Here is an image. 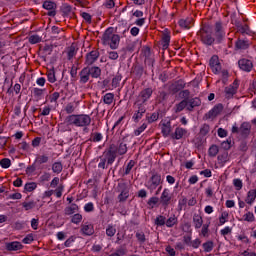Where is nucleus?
<instances>
[{
  "label": "nucleus",
  "instance_id": "obj_1",
  "mask_svg": "<svg viewBox=\"0 0 256 256\" xmlns=\"http://www.w3.org/2000/svg\"><path fill=\"white\" fill-rule=\"evenodd\" d=\"M115 29L113 27H109L105 30L102 35V43L103 45L110 46V49H119V43H121V36L119 34L114 33Z\"/></svg>",
  "mask_w": 256,
  "mask_h": 256
},
{
  "label": "nucleus",
  "instance_id": "obj_2",
  "mask_svg": "<svg viewBox=\"0 0 256 256\" xmlns=\"http://www.w3.org/2000/svg\"><path fill=\"white\" fill-rule=\"evenodd\" d=\"M65 123L74 125V127H89L91 125V116L87 114H72L65 118Z\"/></svg>",
  "mask_w": 256,
  "mask_h": 256
},
{
  "label": "nucleus",
  "instance_id": "obj_3",
  "mask_svg": "<svg viewBox=\"0 0 256 256\" xmlns=\"http://www.w3.org/2000/svg\"><path fill=\"white\" fill-rule=\"evenodd\" d=\"M115 159H117V154L113 151V148L109 146L103 152L102 156H100V162L98 163L99 169H107L109 165L115 163Z\"/></svg>",
  "mask_w": 256,
  "mask_h": 256
},
{
  "label": "nucleus",
  "instance_id": "obj_4",
  "mask_svg": "<svg viewBox=\"0 0 256 256\" xmlns=\"http://www.w3.org/2000/svg\"><path fill=\"white\" fill-rule=\"evenodd\" d=\"M213 32L216 43H223L225 40V26H223V22L221 20L215 22Z\"/></svg>",
  "mask_w": 256,
  "mask_h": 256
},
{
  "label": "nucleus",
  "instance_id": "obj_5",
  "mask_svg": "<svg viewBox=\"0 0 256 256\" xmlns=\"http://www.w3.org/2000/svg\"><path fill=\"white\" fill-rule=\"evenodd\" d=\"M109 148L120 156L126 155L129 150L127 147V140H125V138L119 140L116 144H110Z\"/></svg>",
  "mask_w": 256,
  "mask_h": 256
},
{
  "label": "nucleus",
  "instance_id": "obj_6",
  "mask_svg": "<svg viewBox=\"0 0 256 256\" xmlns=\"http://www.w3.org/2000/svg\"><path fill=\"white\" fill-rule=\"evenodd\" d=\"M153 96V88L143 89L136 98L135 103L138 105H144L146 107L147 101Z\"/></svg>",
  "mask_w": 256,
  "mask_h": 256
},
{
  "label": "nucleus",
  "instance_id": "obj_7",
  "mask_svg": "<svg viewBox=\"0 0 256 256\" xmlns=\"http://www.w3.org/2000/svg\"><path fill=\"white\" fill-rule=\"evenodd\" d=\"M162 180H161V174L159 173H154L150 177V179L145 183V187L147 190L150 191V193H153L159 185H161Z\"/></svg>",
  "mask_w": 256,
  "mask_h": 256
},
{
  "label": "nucleus",
  "instance_id": "obj_8",
  "mask_svg": "<svg viewBox=\"0 0 256 256\" xmlns=\"http://www.w3.org/2000/svg\"><path fill=\"white\" fill-rule=\"evenodd\" d=\"M199 34L203 45H207L208 47H210L211 45H213V43H215V41H217L216 38L213 37V34L205 28L201 29Z\"/></svg>",
  "mask_w": 256,
  "mask_h": 256
},
{
  "label": "nucleus",
  "instance_id": "obj_9",
  "mask_svg": "<svg viewBox=\"0 0 256 256\" xmlns=\"http://www.w3.org/2000/svg\"><path fill=\"white\" fill-rule=\"evenodd\" d=\"M100 55L101 54L98 52V50L90 51L85 55L84 65H86V67H91L95 65V63H97V61L99 60Z\"/></svg>",
  "mask_w": 256,
  "mask_h": 256
},
{
  "label": "nucleus",
  "instance_id": "obj_10",
  "mask_svg": "<svg viewBox=\"0 0 256 256\" xmlns=\"http://www.w3.org/2000/svg\"><path fill=\"white\" fill-rule=\"evenodd\" d=\"M134 106L136 108V111L133 114L132 119L134 123H139V121L143 119L145 113H147V107L145 105L137 103H134Z\"/></svg>",
  "mask_w": 256,
  "mask_h": 256
},
{
  "label": "nucleus",
  "instance_id": "obj_11",
  "mask_svg": "<svg viewBox=\"0 0 256 256\" xmlns=\"http://www.w3.org/2000/svg\"><path fill=\"white\" fill-rule=\"evenodd\" d=\"M239 89V80H234L232 84L224 89V96L226 99H233V96L237 94Z\"/></svg>",
  "mask_w": 256,
  "mask_h": 256
},
{
  "label": "nucleus",
  "instance_id": "obj_12",
  "mask_svg": "<svg viewBox=\"0 0 256 256\" xmlns=\"http://www.w3.org/2000/svg\"><path fill=\"white\" fill-rule=\"evenodd\" d=\"M223 112V104H216L208 113H206L204 115V119L209 120L211 119L213 121V119L219 117V115H221V113Z\"/></svg>",
  "mask_w": 256,
  "mask_h": 256
},
{
  "label": "nucleus",
  "instance_id": "obj_13",
  "mask_svg": "<svg viewBox=\"0 0 256 256\" xmlns=\"http://www.w3.org/2000/svg\"><path fill=\"white\" fill-rule=\"evenodd\" d=\"M171 201H173V197L171 196V191L168 188H164L161 196H160V205L162 207H169L171 205Z\"/></svg>",
  "mask_w": 256,
  "mask_h": 256
},
{
  "label": "nucleus",
  "instance_id": "obj_14",
  "mask_svg": "<svg viewBox=\"0 0 256 256\" xmlns=\"http://www.w3.org/2000/svg\"><path fill=\"white\" fill-rule=\"evenodd\" d=\"M238 67L245 73H251L253 71V61L247 58H242L238 61Z\"/></svg>",
  "mask_w": 256,
  "mask_h": 256
},
{
  "label": "nucleus",
  "instance_id": "obj_15",
  "mask_svg": "<svg viewBox=\"0 0 256 256\" xmlns=\"http://www.w3.org/2000/svg\"><path fill=\"white\" fill-rule=\"evenodd\" d=\"M119 191L120 194L118 195V201L120 203L127 201V199H129V187H127V184H119Z\"/></svg>",
  "mask_w": 256,
  "mask_h": 256
},
{
  "label": "nucleus",
  "instance_id": "obj_16",
  "mask_svg": "<svg viewBox=\"0 0 256 256\" xmlns=\"http://www.w3.org/2000/svg\"><path fill=\"white\" fill-rule=\"evenodd\" d=\"M43 9H46V11H48L47 15L49 17H55V15H57V4L55 2L45 1L43 3Z\"/></svg>",
  "mask_w": 256,
  "mask_h": 256
},
{
  "label": "nucleus",
  "instance_id": "obj_17",
  "mask_svg": "<svg viewBox=\"0 0 256 256\" xmlns=\"http://www.w3.org/2000/svg\"><path fill=\"white\" fill-rule=\"evenodd\" d=\"M195 107H201V99H199V97H194L187 100V111L191 113L195 110Z\"/></svg>",
  "mask_w": 256,
  "mask_h": 256
},
{
  "label": "nucleus",
  "instance_id": "obj_18",
  "mask_svg": "<svg viewBox=\"0 0 256 256\" xmlns=\"http://www.w3.org/2000/svg\"><path fill=\"white\" fill-rule=\"evenodd\" d=\"M79 83H81V85H85V83H89V80L91 79V74H89V70L87 69V67H84L80 73H79Z\"/></svg>",
  "mask_w": 256,
  "mask_h": 256
},
{
  "label": "nucleus",
  "instance_id": "obj_19",
  "mask_svg": "<svg viewBox=\"0 0 256 256\" xmlns=\"http://www.w3.org/2000/svg\"><path fill=\"white\" fill-rule=\"evenodd\" d=\"M187 135V129L177 127L174 131V133L171 134L172 139H176V141H179V139H183Z\"/></svg>",
  "mask_w": 256,
  "mask_h": 256
},
{
  "label": "nucleus",
  "instance_id": "obj_20",
  "mask_svg": "<svg viewBox=\"0 0 256 256\" xmlns=\"http://www.w3.org/2000/svg\"><path fill=\"white\" fill-rule=\"evenodd\" d=\"M88 73L92 79H99L101 77V68L98 66H86Z\"/></svg>",
  "mask_w": 256,
  "mask_h": 256
},
{
  "label": "nucleus",
  "instance_id": "obj_21",
  "mask_svg": "<svg viewBox=\"0 0 256 256\" xmlns=\"http://www.w3.org/2000/svg\"><path fill=\"white\" fill-rule=\"evenodd\" d=\"M185 85V81L178 80L170 86V90L175 95V93H179L181 89H185Z\"/></svg>",
  "mask_w": 256,
  "mask_h": 256
},
{
  "label": "nucleus",
  "instance_id": "obj_22",
  "mask_svg": "<svg viewBox=\"0 0 256 256\" xmlns=\"http://www.w3.org/2000/svg\"><path fill=\"white\" fill-rule=\"evenodd\" d=\"M251 133V124L248 122H244L240 126V135L243 137H249V134Z\"/></svg>",
  "mask_w": 256,
  "mask_h": 256
},
{
  "label": "nucleus",
  "instance_id": "obj_23",
  "mask_svg": "<svg viewBox=\"0 0 256 256\" xmlns=\"http://www.w3.org/2000/svg\"><path fill=\"white\" fill-rule=\"evenodd\" d=\"M7 251H21L23 249V244L21 242H10L6 244Z\"/></svg>",
  "mask_w": 256,
  "mask_h": 256
},
{
  "label": "nucleus",
  "instance_id": "obj_24",
  "mask_svg": "<svg viewBox=\"0 0 256 256\" xmlns=\"http://www.w3.org/2000/svg\"><path fill=\"white\" fill-rule=\"evenodd\" d=\"M179 27L181 29H191L193 27V19L192 18H186V19H181L178 22Z\"/></svg>",
  "mask_w": 256,
  "mask_h": 256
},
{
  "label": "nucleus",
  "instance_id": "obj_25",
  "mask_svg": "<svg viewBox=\"0 0 256 256\" xmlns=\"http://www.w3.org/2000/svg\"><path fill=\"white\" fill-rule=\"evenodd\" d=\"M45 163H49V155L47 154H40L37 155L34 161V165H43Z\"/></svg>",
  "mask_w": 256,
  "mask_h": 256
},
{
  "label": "nucleus",
  "instance_id": "obj_26",
  "mask_svg": "<svg viewBox=\"0 0 256 256\" xmlns=\"http://www.w3.org/2000/svg\"><path fill=\"white\" fill-rule=\"evenodd\" d=\"M169 43H171V34H169V32H164L162 34V40H161L162 48L164 50L169 49Z\"/></svg>",
  "mask_w": 256,
  "mask_h": 256
},
{
  "label": "nucleus",
  "instance_id": "obj_27",
  "mask_svg": "<svg viewBox=\"0 0 256 256\" xmlns=\"http://www.w3.org/2000/svg\"><path fill=\"white\" fill-rule=\"evenodd\" d=\"M255 199H256V189L249 190L245 198V203H247V205H253V203H255Z\"/></svg>",
  "mask_w": 256,
  "mask_h": 256
},
{
  "label": "nucleus",
  "instance_id": "obj_28",
  "mask_svg": "<svg viewBox=\"0 0 256 256\" xmlns=\"http://www.w3.org/2000/svg\"><path fill=\"white\" fill-rule=\"evenodd\" d=\"M136 162L135 160H130L126 166L123 167V174L122 177H125L126 175H131V171H133V167H135Z\"/></svg>",
  "mask_w": 256,
  "mask_h": 256
},
{
  "label": "nucleus",
  "instance_id": "obj_29",
  "mask_svg": "<svg viewBox=\"0 0 256 256\" xmlns=\"http://www.w3.org/2000/svg\"><path fill=\"white\" fill-rule=\"evenodd\" d=\"M77 110V102H69L65 105L64 111L67 115H73Z\"/></svg>",
  "mask_w": 256,
  "mask_h": 256
},
{
  "label": "nucleus",
  "instance_id": "obj_30",
  "mask_svg": "<svg viewBox=\"0 0 256 256\" xmlns=\"http://www.w3.org/2000/svg\"><path fill=\"white\" fill-rule=\"evenodd\" d=\"M193 225L195 229H201L203 227V217L200 214L195 213L193 215Z\"/></svg>",
  "mask_w": 256,
  "mask_h": 256
},
{
  "label": "nucleus",
  "instance_id": "obj_31",
  "mask_svg": "<svg viewBox=\"0 0 256 256\" xmlns=\"http://www.w3.org/2000/svg\"><path fill=\"white\" fill-rule=\"evenodd\" d=\"M235 47L236 49L245 50V49H249L250 44L248 40H243L241 38H238V40L235 42Z\"/></svg>",
  "mask_w": 256,
  "mask_h": 256
},
{
  "label": "nucleus",
  "instance_id": "obj_32",
  "mask_svg": "<svg viewBox=\"0 0 256 256\" xmlns=\"http://www.w3.org/2000/svg\"><path fill=\"white\" fill-rule=\"evenodd\" d=\"M188 200L187 197L181 196L178 200V211H185L187 209Z\"/></svg>",
  "mask_w": 256,
  "mask_h": 256
},
{
  "label": "nucleus",
  "instance_id": "obj_33",
  "mask_svg": "<svg viewBox=\"0 0 256 256\" xmlns=\"http://www.w3.org/2000/svg\"><path fill=\"white\" fill-rule=\"evenodd\" d=\"M89 141H91V143H99L103 141V134L94 132L90 135Z\"/></svg>",
  "mask_w": 256,
  "mask_h": 256
},
{
  "label": "nucleus",
  "instance_id": "obj_34",
  "mask_svg": "<svg viewBox=\"0 0 256 256\" xmlns=\"http://www.w3.org/2000/svg\"><path fill=\"white\" fill-rule=\"evenodd\" d=\"M184 109L187 110V100H182L174 106L175 113H181V111H183Z\"/></svg>",
  "mask_w": 256,
  "mask_h": 256
},
{
  "label": "nucleus",
  "instance_id": "obj_35",
  "mask_svg": "<svg viewBox=\"0 0 256 256\" xmlns=\"http://www.w3.org/2000/svg\"><path fill=\"white\" fill-rule=\"evenodd\" d=\"M200 235L202 237H209V227H211V221L206 222L205 224H202L201 226Z\"/></svg>",
  "mask_w": 256,
  "mask_h": 256
},
{
  "label": "nucleus",
  "instance_id": "obj_36",
  "mask_svg": "<svg viewBox=\"0 0 256 256\" xmlns=\"http://www.w3.org/2000/svg\"><path fill=\"white\" fill-rule=\"evenodd\" d=\"M102 99H103V103H105V105H111L113 103V101H115V94L106 93Z\"/></svg>",
  "mask_w": 256,
  "mask_h": 256
},
{
  "label": "nucleus",
  "instance_id": "obj_37",
  "mask_svg": "<svg viewBox=\"0 0 256 256\" xmlns=\"http://www.w3.org/2000/svg\"><path fill=\"white\" fill-rule=\"evenodd\" d=\"M162 135L164 137H169L171 135V122H167L162 126Z\"/></svg>",
  "mask_w": 256,
  "mask_h": 256
},
{
  "label": "nucleus",
  "instance_id": "obj_38",
  "mask_svg": "<svg viewBox=\"0 0 256 256\" xmlns=\"http://www.w3.org/2000/svg\"><path fill=\"white\" fill-rule=\"evenodd\" d=\"M238 31L241 35H251V29L249 28V24H244L238 26Z\"/></svg>",
  "mask_w": 256,
  "mask_h": 256
},
{
  "label": "nucleus",
  "instance_id": "obj_39",
  "mask_svg": "<svg viewBox=\"0 0 256 256\" xmlns=\"http://www.w3.org/2000/svg\"><path fill=\"white\" fill-rule=\"evenodd\" d=\"M217 159H218V162L222 163L223 165L227 163V161H229V153L227 151H224L218 155Z\"/></svg>",
  "mask_w": 256,
  "mask_h": 256
},
{
  "label": "nucleus",
  "instance_id": "obj_40",
  "mask_svg": "<svg viewBox=\"0 0 256 256\" xmlns=\"http://www.w3.org/2000/svg\"><path fill=\"white\" fill-rule=\"evenodd\" d=\"M28 41L31 45H37V43H41L42 38L37 34H33L28 37Z\"/></svg>",
  "mask_w": 256,
  "mask_h": 256
},
{
  "label": "nucleus",
  "instance_id": "obj_41",
  "mask_svg": "<svg viewBox=\"0 0 256 256\" xmlns=\"http://www.w3.org/2000/svg\"><path fill=\"white\" fill-rule=\"evenodd\" d=\"M22 207L25 209V211H31V209H35V207H37V202L33 200L29 202H23Z\"/></svg>",
  "mask_w": 256,
  "mask_h": 256
},
{
  "label": "nucleus",
  "instance_id": "obj_42",
  "mask_svg": "<svg viewBox=\"0 0 256 256\" xmlns=\"http://www.w3.org/2000/svg\"><path fill=\"white\" fill-rule=\"evenodd\" d=\"M52 171H53V173H56L57 175H59V173H61V171H63V163L54 162L52 164Z\"/></svg>",
  "mask_w": 256,
  "mask_h": 256
},
{
  "label": "nucleus",
  "instance_id": "obj_43",
  "mask_svg": "<svg viewBox=\"0 0 256 256\" xmlns=\"http://www.w3.org/2000/svg\"><path fill=\"white\" fill-rule=\"evenodd\" d=\"M79 206L77 204H71L70 206L65 208V215H73L76 211H78Z\"/></svg>",
  "mask_w": 256,
  "mask_h": 256
},
{
  "label": "nucleus",
  "instance_id": "obj_44",
  "mask_svg": "<svg viewBox=\"0 0 256 256\" xmlns=\"http://www.w3.org/2000/svg\"><path fill=\"white\" fill-rule=\"evenodd\" d=\"M46 75L49 83H55V81H57V78L55 77V69L48 70Z\"/></svg>",
  "mask_w": 256,
  "mask_h": 256
},
{
  "label": "nucleus",
  "instance_id": "obj_45",
  "mask_svg": "<svg viewBox=\"0 0 256 256\" xmlns=\"http://www.w3.org/2000/svg\"><path fill=\"white\" fill-rule=\"evenodd\" d=\"M37 189V184L35 182H28L24 186V191H27L28 193H31Z\"/></svg>",
  "mask_w": 256,
  "mask_h": 256
},
{
  "label": "nucleus",
  "instance_id": "obj_46",
  "mask_svg": "<svg viewBox=\"0 0 256 256\" xmlns=\"http://www.w3.org/2000/svg\"><path fill=\"white\" fill-rule=\"evenodd\" d=\"M154 224L157 225V227H163V225L166 224V218L163 215H159L156 217Z\"/></svg>",
  "mask_w": 256,
  "mask_h": 256
},
{
  "label": "nucleus",
  "instance_id": "obj_47",
  "mask_svg": "<svg viewBox=\"0 0 256 256\" xmlns=\"http://www.w3.org/2000/svg\"><path fill=\"white\" fill-rule=\"evenodd\" d=\"M83 235H93V226L92 225H83L81 229Z\"/></svg>",
  "mask_w": 256,
  "mask_h": 256
},
{
  "label": "nucleus",
  "instance_id": "obj_48",
  "mask_svg": "<svg viewBox=\"0 0 256 256\" xmlns=\"http://www.w3.org/2000/svg\"><path fill=\"white\" fill-rule=\"evenodd\" d=\"M136 239L141 245H143V243L147 241V238H145V233L143 231L136 232Z\"/></svg>",
  "mask_w": 256,
  "mask_h": 256
},
{
  "label": "nucleus",
  "instance_id": "obj_49",
  "mask_svg": "<svg viewBox=\"0 0 256 256\" xmlns=\"http://www.w3.org/2000/svg\"><path fill=\"white\" fill-rule=\"evenodd\" d=\"M218 153H219V146L217 145H212L208 150V154L210 157H217Z\"/></svg>",
  "mask_w": 256,
  "mask_h": 256
},
{
  "label": "nucleus",
  "instance_id": "obj_50",
  "mask_svg": "<svg viewBox=\"0 0 256 256\" xmlns=\"http://www.w3.org/2000/svg\"><path fill=\"white\" fill-rule=\"evenodd\" d=\"M205 253H211V251H213V241H208V242H205L203 245H202Z\"/></svg>",
  "mask_w": 256,
  "mask_h": 256
},
{
  "label": "nucleus",
  "instance_id": "obj_51",
  "mask_svg": "<svg viewBox=\"0 0 256 256\" xmlns=\"http://www.w3.org/2000/svg\"><path fill=\"white\" fill-rule=\"evenodd\" d=\"M0 166L2 169H9L11 167V159L9 158H3L0 160Z\"/></svg>",
  "mask_w": 256,
  "mask_h": 256
},
{
  "label": "nucleus",
  "instance_id": "obj_52",
  "mask_svg": "<svg viewBox=\"0 0 256 256\" xmlns=\"http://www.w3.org/2000/svg\"><path fill=\"white\" fill-rule=\"evenodd\" d=\"M166 227H175L177 225V217L171 216L166 220Z\"/></svg>",
  "mask_w": 256,
  "mask_h": 256
},
{
  "label": "nucleus",
  "instance_id": "obj_53",
  "mask_svg": "<svg viewBox=\"0 0 256 256\" xmlns=\"http://www.w3.org/2000/svg\"><path fill=\"white\" fill-rule=\"evenodd\" d=\"M18 149H20L21 151H26L27 153H29V151H31V146L27 142H21V143L18 144Z\"/></svg>",
  "mask_w": 256,
  "mask_h": 256
},
{
  "label": "nucleus",
  "instance_id": "obj_54",
  "mask_svg": "<svg viewBox=\"0 0 256 256\" xmlns=\"http://www.w3.org/2000/svg\"><path fill=\"white\" fill-rule=\"evenodd\" d=\"M83 221V216L81 214H74L71 218V223H74L75 225H79Z\"/></svg>",
  "mask_w": 256,
  "mask_h": 256
},
{
  "label": "nucleus",
  "instance_id": "obj_55",
  "mask_svg": "<svg viewBox=\"0 0 256 256\" xmlns=\"http://www.w3.org/2000/svg\"><path fill=\"white\" fill-rule=\"evenodd\" d=\"M243 219L248 223H253V221H255V215L252 212H248L243 215Z\"/></svg>",
  "mask_w": 256,
  "mask_h": 256
},
{
  "label": "nucleus",
  "instance_id": "obj_56",
  "mask_svg": "<svg viewBox=\"0 0 256 256\" xmlns=\"http://www.w3.org/2000/svg\"><path fill=\"white\" fill-rule=\"evenodd\" d=\"M120 83H121V75H116L112 79V87H113V89H117V87H119Z\"/></svg>",
  "mask_w": 256,
  "mask_h": 256
},
{
  "label": "nucleus",
  "instance_id": "obj_57",
  "mask_svg": "<svg viewBox=\"0 0 256 256\" xmlns=\"http://www.w3.org/2000/svg\"><path fill=\"white\" fill-rule=\"evenodd\" d=\"M157 203H159V197L154 196L148 200L147 205H149V207H151V209H153V207H155V205H157Z\"/></svg>",
  "mask_w": 256,
  "mask_h": 256
},
{
  "label": "nucleus",
  "instance_id": "obj_58",
  "mask_svg": "<svg viewBox=\"0 0 256 256\" xmlns=\"http://www.w3.org/2000/svg\"><path fill=\"white\" fill-rule=\"evenodd\" d=\"M190 95H191V92L189 90H181L179 92V97H181V99H184L186 101H189Z\"/></svg>",
  "mask_w": 256,
  "mask_h": 256
},
{
  "label": "nucleus",
  "instance_id": "obj_59",
  "mask_svg": "<svg viewBox=\"0 0 256 256\" xmlns=\"http://www.w3.org/2000/svg\"><path fill=\"white\" fill-rule=\"evenodd\" d=\"M209 131H211V128L209 127V124H204L201 128H200V135H202L203 137H205V135H207L209 133Z\"/></svg>",
  "mask_w": 256,
  "mask_h": 256
},
{
  "label": "nucleus",
  "instance_id": "obj_60",
  "mask_svg": "<svg viewBox=\"0 0 256 256\" xmlns=\"http://www.w3.org/2000/svg\"><path fill=\"white\" fill-rule=\"evenodd\" d=\"M77 55V50L75 49V46H71L68 50V61H71L73 57Z\"/></svg>",
  "mask_w": 256,
  "mask_h": 256
},
{
  "label": "nucleus",
  "instance_id": "obj_61",
  "mask_svg": "<svg viewBox=\"0 0 256 256\" xmlns=\"http://www.w3.org/2000/svg\"><path fill=\"white\" fill-rule=\"evenodd\" d=\"M116 233L117 229L113 226H108V228L106 229V235L108 237H114Z\"/></svg>",
  "mask_w": 256,
  "mask_h": 256
},
{
  "label": "nucleus",
  "instance_id": "obj_62",
  "mask_svg": "<svg viewBox=\"0 0 256 256\" xmlns=\"http://www.w3.org/2000/svg\"><path fill=\"white\" fill-rule=\"evenodd\" d=\"M145 129H147V125L145 123H143L140 127H138L136 130H134V135L136 137H139V135H141V133H143V131H145Z\"/></svg>",
  "mask_w": 256,
  "mask_h": 256
},
{
  "label": "nucleus",
  "instance_id": "obj_63",
  "mask_svg": "<svg viewBox=\"0 0 256 256\" xmlns=\"http://www.w3.org/2000/svg\"><path fill=\"white\" fill-rule=\"evenodd\" d=\"M44 91H45V89L34 88V89H33L34 97H37V98L42 97Z\"/></svg>",
  "mask_w": 256,
  "mask_h": 256
},
{
  "label": "nucleus",
  "instance_id": "obj_64",
  "mask_svg": "<svg viewBox=\"0 0 256 256\" xmlns=\"http://www.w3.org/2000/svg\"><path fill=\"white\" fill-rule=\"evenodd\" d=\"M133 73H135L138 77H142L143 76V68L142 66H135Z\"/></svg>",
  "mask_w": 256,
  "mask_h": 256
}]
</instances>
